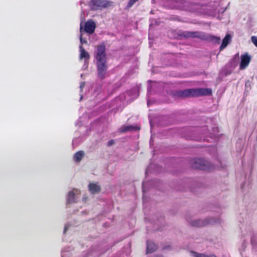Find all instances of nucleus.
<instances>
[{
  "mask_svg": "<svg viewBox=\"0 0 257 257\" xmlns=\"http://www.w3.org/2000/svg\"><path fill=\"white\" fill-rule=\"evenodd\" d=\"M95 58L99 64H105L106 62L105 46L104 44L98 45Z\"/></svg>",
  "mask_w": 257,
  "mask_h": 257,
  "instance_id": "3",
  "label": "nucleus"
},
{
  "mask_svg": "<svg viewBox=\"0 0 257 257\" xmlns=\"http://www.w3.org/2000/svg\"><path fill=\"white\" fill-rule=\"evenodd\" d=\"M232 69L225 68L221 70L220 72V75L221 76H226L228 75H230L232 73Z\"/></svg>",
  "mask_w": 257,
  "mask_h": 257,
  "instance_id": "18",
  "label": "nucleus"
},
{
  "mask_svg": "<svg viewBox=\"0 0 257 257\" xmlns=\"http://www.w3.org/2000/svg\"><path fill=\"white\" fill-rule=\"evenodd\" d=\"M196 257H216L215 255L211 254L209 255H206L205 254L202 253H197L196 255Z\"/></svg>",
  "mask_w": 257,
  "mask_h": 257,
  "instance_id": "21",
  "label": "nucleus"
},
{
  "mask_svg": "<svg viewBox=\"0 0 257 257\" xmlns=\"http://www.w3.org/2000/svg\"><path fill=\"white\" fill-rule=\"evenodd\" d=\"M80 42L81 44H84V43H87L86 40L83 39L82 35L80 36Z\"/></svg>",
  "mask_w": 257,
  "mask_h": 257,
  "instance_id": "24",
  "label": "nucleus"
},
{
  "mask_svg": "<svg viewBox=\"0 0 257 257\" xmlns=\"http://www.w3.org/2000/svg\"><path fill=\"white\" fill-rule=\"evenodd\" d=\"M191 167L193 169L206 170L208 169V162L202 159H194L191 161Z\"/></svg>",
  "mask_w": 257,
  "mask_h": 257,
  "instance_id": "4",
  "label": "nucleus"
},
{
  "mask_svg": "<svg viewBox=\"0 0 257 257\" xmlns=\"http://www.w3.org/2000/svg\"><path fill=\"white\" fill-rule=\"evenodd\" d=\"M140 127L137 126H133V125H127V126H123L121 128V132L125 133L128 131H138L140 130Z\"/></svg>",
  "mask_w": 257,
  "mask_h": 257,
  "instance_id": "14",
  "label": "nucleus"
},
{
  "mask_svg": "<svg viewBox=\"0 0 257 257\" xmlns=\"http://www.w3.org/2000/svg\"><path fill=\"white\" fill-rule=\"evenodd\" d=\"M157 245L151 241H147V253H152L157 249Z\"/></svg>",
  "mask_w": 257,
  "mask_h": 257,
  "instance_id": "11",
  "label": "nucleus"
},
{
  "mask_svg": "<svg viewBox=\"0 0 257 257\" xmlns=\"http://www.w3.org/2000/svg\"><path fill=\"white\" fill-rule=\"evenodd\" d=\"M84 155V152L83 151H79L76 152L74 155V159L75 161L76 162H79L82 160Z\"/></svg>",
  "mask_w": 257,
  "mask_h": 257,
  "instance_id": "16",
  "label": "nucleus"
},
{
  "mask_svg": "<svg viewBox=\"0 0 257 257\" xmlns=\"http://www.w3.org/2000/svg\"><path fill=\"white\" fill-rule=\"evenodd\" d=\"M239 66H240L239 69L243 70V69H245L248 65H239Z\"/></svg>",
  "mask_w": 257,
  "mask_h": 257,
  "instance_id": "25",
  "label": "nucleus"
},
{
  "mask_svg": "<svg viewBox=\"0 0 257 257\" xmlns=\"http://www.w3.org/2000/svg\"><path fill=\"white\" fill-rule=\"evenodd\" d=\"M203 33L198 32V31H194V32H190V31H184L182 32L179 36L181 37L184 38L185 39H188L189 38H199L201 40H202Z\"/></svg>",
  "mask_w": 257,
  "mask_h": 257,
  "instance_id": "5",
  "label": "nucleus"
},
{
  "mask_svg": "<svg viewBox=\"0 0 257 257\" xmlns=\"http://www.w3.org/2000/svg\"><path fill=\"white\" fill-rule=\"evenodd\" d=\"M67 203L76 202L75 200V194L73 191H70L69 192L67 199Z\"/></svg>",
  "mask_w": 257,
  "mask_h": 257,
  "instance_id": "15",
  "label": "nucleus"
},
{
  "mask_svg": "<svg viewBox=\"0 0 257 257\" xmlns=\"http://www.w3.org/2000/svg\"><path fill=\"white\" fill-rule=\"evenodd\" d=\"M240 60V64H248L251 60V57L248 53H245L241 55Z\"/></svg>",
  "mask_w": 257,
  "mask_h": 257,
  "instance_id": "12",
  "label": "nucleus"
},
{
  "mask_svg": "<svg viewBox=\"0 0 257 257\" xmlns=\"http://www.w3.org/2000/svg\"><path fill=\"white\" fill-rule=\"evenodd\" d=\"M96 25L94 22L90 20L87 21L85 24L84 31L89 34H92L95 29Z\"/></svg>",
  "mask_w": 257,
  "mask_h": 257,
  "instance_id": "6",
  "label": "nucleus"
},
{
  "mask_svg": "<svg viewBox=\"0 0 257 257\" xmlns=\"http://www.w3.org/2000/svg\"><path fill=\"white\" fill-rule=\"evenodd\" d=\"M202 40H205L215 44H219L220 42V38L213 35H206L203 33Z\"/></svg>",
  "mask_w": 257,
  "mask_h": 257,
  "instance_id": "7",
  "label": "nucleus"
},
{
  "mask_svg": "<svg viewBox=\"0 0 257 257\" xmlns=\"http://www.w3.org/2000/svg\"><path fill=\"white\" fill-rule=\"evenodd\" d=\"M89 6L91 10L96 11L110 6L111 2L107 0H91Z\"/></svg>",
  "mask_w": 257,
  "mask_h": 257,
  "instance_id": "2",
  "label": "nucleus"
},
{
  "mask_svg": "<svg viewBox=\"0 0 257 257\" xmlns=\"http://www.w3.org/2000/svg\"><path fill=\"white\" fill-rule=\"evenodd\" d=\"M211 94V89L205 88L187 89L178 92V95L183 97L210 96Z\"/></svg>",
  "mask_w": 257,
  "mask_h": 257,
  "instance_id": "1",
  "label": "nucleus"
},
{
  "mask_svg": "<svg viewBox=\"0 0 257 257\" xmlns=\"http://www.w3.org/2000/svg\"><path fill=\"white\" fill-rule=\"evenodd\" d=\"M80 58H89V55L87 52H86L82 46H80Z\"/></svg>",
  "mask_w": 257,
  "mask_h": 257,
  "instance_id": "17",
  "label": "nucleus"
},
{
  "mask_svg": "<svg viewBox=\"0 0 257 257\" xmlns=\"http://www.w3.org/2000/svg\"><path fill=\"white\" fill-rule=\"evenodd\" d=\"M107 65H98V76L101 79L104 78Z\"/></svg>",
  "mask_w": 257,
  "mask_h": 257,
  "instance_id": "8",
  "label": "nucleus"
},
{
  "mask_svg": "<svg viewBox=\"0 0 257 257\" xmlns=\"http://www.w3.org/2000/svg\"><path fill=\"white\" fill-rule=\"evenodd\" d=\"M231 37L230 34H227L223 38L221 45L220 46V51L224 49L230 42Z\"/></svg>",
  "mask_w": 257,
  "mask_h": 257,
  "instance_id": "10",
  "label": "nucleus"
},
{
  "mask_svg": "<svg viewBox=\"0 0 257 257\" xmlns=\"http://www.w3.org/2000/svg\"><path fill=\"white\" fill-rule=\"evenodd\" d=\"M67 227L65 226V228H64V233L66 232V231H67Z\"/></svg>",
  "mask_w": 257,
  "mask_h": 257,
  "instance_id": "27",
  "label": "nucleus"
},
{
  "mask_svg": "<svg viewBox=\"0 0 257 257\" xmlns=\"http://www.w3.org/2000/svg\"><path fill=\"white\" fill-rule=\"evenodd\" d=\"M208 223V220L202 221L201 220H197L191 221V225L195 227H202L206 225Z\"/></svg>",
  "mask_w": 257,
  "mask_h": 257,
  "instance_id": "13",
  "label": "nucleus"
},
{
  "mask_svg": "<svg viewBox=\"0 0 257 257\" xmlns=\"http://www.w3.org/2000/svg\"><path fill=\"white\" fill-rule=\"evenodd\" d=\"M84 85H85V83L84 82H82L80 84V88L82 89L83 88V87H84Z\"/></svg>",
  "mask_w": 257,
  "mask_h": 257,
  "instance_id": "26",
  "label": "nucleus"
},
{
  "mask_svg": "<svg viewBox=\"0 0 257 257\" xmlns=\"http://www.w3.org/2000/svg\"><path fill=\"white\" fill-rule=\"evenodd\" d=\"M82 29V27L81 26V27H80V30H81Z\"/></svg>",
  "mask_w": 257,
  "mask_h": 257,
  "instance_id": "29",
  "label": "nucleus"
},
{
  "mask_svg": "<svg viewBox=\"0 0 257 257\" xmlns=\"http://www.w3.org/2000/svg\"><path fill=\"white\" fill-rule=\"evenodd\" d=\"M90 192L92 194L97 193L100 192L101 187L95 183H90L88 185Z\"/></svg>",
  "mask_w": 257,
  "mask_h": 257,
  "instance_id": "9",
  "label": "nucleus"
},
{
  "mask_svg": "<svg viewBox=\"0 0 257 257\" xmlns=\"http://www.w3.org/2000/svg\"><path fill=\"white\" fill-rule=\"evenodd\" d=\"M114 144V141L113 140H111L107 143V146H111Z\"/></svg>",
  "mask_w": 257,
  "mask_h": 257,
  "instance_id": "23",
  "label": "nucleus"
},
{
  "mask_svg": "<svg viewBox=\"0 0 257 257\" xmlns=\"http://www.w3.org/2000/svg\"><path fill=\"white\" fill-rule=\"evenodd\" d=\"M139 0H129L127 5V7L128 8H131L136 2Z\"/></svg>",
  "mask_w": 257,
  "mask_h": 257,
  "instance_id": "20",
  "label": "nucleus"
},
{
  "mask_svg": "<svg viewBox=\"0 0 257 257\" xmlns=\"http://www.w3.org/2000/svg\"><path fill=\"white\" fill-rule=\"evenodd\" d=\"M252 42L257 47V37L255 36H252L251 38Z\"/></svg>",
  "mask_w": 257,
  "mask_h": 257,
  "instance_id": "22",
  "label": "nucleus"
},
{
  "mask_svg": "<svg viewBox=\"0 0 257 257\" xmlns=\"http://www.w3.org/2000/svg\"><path fill=\"white\" fill-rule=\"evenodd\" d=\"M168 247H164L163 248V249H165L167 248Z\"/></svg>",
  "mask_w": 257,
  "mask_h": 257,
  "instance_id": "28",
  "label": "nucleus"
},
{
  "mask_svg": "<svg viewBox=\"0 0 257 257\" xmlns=\"http://www.w3.org/2000/svg\"><path fill=\"white\" fill-rule=\"evenodd\" d=\"M250 242L253 248L257 250V237L253 235L251 237Z\"/></svg>",
  "mask_w": 257,
  "mask_h": 257,
  "instance_id": "19",
  "label": "nucleus"
}]
</instances>
